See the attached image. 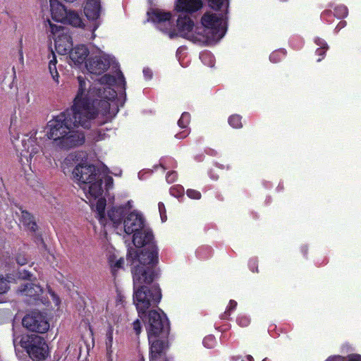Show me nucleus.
Instances as JSON below:
<instances>
[{
  "label": "nucleus",
  "instance_id": "10",
  "mask_svg": "<svg viewBox=\"0 0 361 361\" xmlns=\"http://www.w3.org/2000/svg\"><path fill=\"white\" fill-rule=\"evenodd\" d=\"M23 325L31 331L40 334L46 332L49 328V324L45 317L40 312H35L23 317Z\"/></svg>",
  "mask_w": 361,
  "mask_h": 361
},
{
  "label": "nucleus",
  "instance_id": "47",
  "mask_svg": "<svg viewBox=\"0 0 361 361\" xmlns=\"http://www.w3.org/2000/svg\"><path fill=\"white\" fill-rule=\"evenodd\" d=\"M143 74L147 79H150L152 76V71L149 68H144Z\"/></svg>",
  "mask_w": 361,
  "mask_h": 361
},
{
  "label": "nucleus",
  "instance_id": "36",
  "mask_svg": "<svg viewBox=\"0 0 361 361\" xmlns=\"http://www.w3.org/2000/svg\"><path fill=\"white\" fill-rule=\"evenodd\" d=\"M248 266L252 272H258V261L256 258H252L249 260Z\"/></svg>",
  "mask_w": 361,
  "mask_h": 361
},
{
  "label": "nucleus",
  "instance_id": "6",
  "mask_svg": "<svg viewBox=\"0 0 361 361\" xmlns=\"http://www.w3.org/2000/svg\"><path fill=\"white\" fill-rule=\"evenodd\" d=\"M202 27L198 30L203 34L205 38L204 43H213L221 39L225 30L222 26L224 23L223 18L217 13H205L202 17Z\"/></svg>",
  "mask_w": 361,
  "mask_h": 361
},
{
  "label": "nucleus",
  "instance_id": "39",
  "mask_svg": "<svg viewBox=\"0 0 361 361\" xmlns=\"http://www.w3.org/2000/svg\"><path fill=\"white\" fill-rule=\"evenodd\" d=\"M329 48H317L315 51L316 55L319 56L317 61H321L325 56L326 51Z\"/></svg>",
  "mask_w": 361,
  "mask_h": 361
},
{
  "label": "nucleus",
  "instance_id": "21",
  "mask_svg": "<svg viewBox=\"0 0 361 361\" xmlns=\"http://www.w3.org/2000/svg\"><path fill=\"white\" fill-rule=\"evenodd\" d=\"M149 342L150 343V353L151 357L150 361H157L158 358L161 357V354L165 347V343L164 341H160L157 338V337H153L152 341L149 339Z\"/></svg>",
  "mask_w": 361,
  "mask_h": 361
},
{
  "label": "nucleus",
  "instance_id": "7",
  "mask_svg": "<svg viewBox=\"0 0 361 361\" xmlns=\"http://www.w3.org/2000/svg\"><path fill=\"white\" fill-rule=\"evenodd\" d=\"M19 345L32 359L44 360L48 355V345L44 338L37 335H23Z\"/></svg>",
  "mask_w": 361,
  "mask_h": 361
},
{
  "label": "nucleus",
  "instance_id": "20",
  "mask_svg": "<svg viewBox=\"0 0 361 361\" xmlns=\"http://www.w3.org/2000/svg\"><path fill=\"white\" fill-rule=\"evenodd\" d=\"M84 12L88 19L95 20L98 18L100 13L99 1L87 0L84 8Z\"/></svg>",
  "mask_w": 361,
  "mask_h": 361
},
{
  "label": "nucleus",
  "instance_id": "15",
  "mask_svg": "<svg viewBox=\"0 0 361 361\" xmlns=\"http://www.w3.org/2000/svg\"><path fill=\"white\" fill-rule=\"evenodd\" d=\"M202 7L201 0H177L176 8L178 11L195 13Z\"/></svg>",
  "mask_w": 361,
  "mask_h": 361
},
{
  "label": "nucleus",
  "instance_id": "3",
  "mask_svg": "<svg viewBox=\"0 0 361 361\" xmlns=\"http://www.w3.org/2000/svg\"><path fill=\"white\" fill-rule=\"evenodd\" d=\"M73 178L85 193L87 199H97L102 194V177L93 165L78 164L73 171Z\"/></svg>",
  "mask_w": 361,
  "mask_h": 361
},
{
  "label": "nucleus",
  "instance_id": "23",
  "mask_svg": "<svg viewBox=\"0 0 361 361\" xmlns=\"http://www.w3.org/2000/svg\"><path fill=\"white\" fill-rule=\"evenodd\" d=\"M62 23L71 25L74 27H82L83 23L78 13L73 11H68L66 17Z\"/></svg>",
  "mask_w": 361,
  "mask_h": 361
},
{
  "label": "nucleus",
  "instance_id": "18",
  "mask_svg": "<svg viewBox=\"0 0 361 361\" xmlns=\"http://www.w3.org/2000/svg\"><path fill=\"white\" fill-rule=\"evenodd\" d=\"M50 11L52 18L57 22L64 21L68 11L58 0H49Z\"/></svg>",
  "mask_w": 361,
  "mask_h": 361
},
{
  "label": "nucleus",
  "instance_id": "14",
  "mask_svg": "<svg viewBox=\"0 0 361 361\" xmlns=\"http://www.w3.org/2000/svg\"><path fill=\"white\" fill-rule=\"evenodd\" d=\"M42 291V288L39 285L28 281H24L18 288V293L21 295L34 299H37Z\"/></svg>",
  "mask_w": 361,
  "mask_h": 361
},
{
  "label": "nucleus",
  "instance_id": "42",
  "mask_svg": "<svg viewBox=\"0 0 361 361\" xmlns=\"http://www.w3.org/2000/svg\"><path fill=\"white\" fill-rule=\"evenodd\" d=\"M314 43L319 47V48H329L326 42L321 37H316L314 39Z\"/></svg>",
  "mask_w": 361,
  "mask_h": 361
},
{
  "label": "nucleus",
  "instance_id": "1",
  "mask_svg": "<svg viewBox=\"0 0 361 361\" xmlns=\"http://www.w3.org/2000/svg\"><path fill=\"white\" fill-rule=\"evenodd\" d=\"M78 90L71 109L54 116L44 129L53 146L60 149H68L83 144L85 136L78 127L90 128L99 113L107 118L116 114L118 109L114 101L116 92L111 85L117 82L124 86L126 83L121 73H118L117 79L105 74L99 78V82L91 86L82 76H78Z\"/></svg>",
  "mask_w": 361,
  "mask_h": 361
},
{
  "label": "nucleus",
  "instance_id": "8",
  "mask_svg": "<svg viewBox=\"0 0 361 361\" xmlns=\"http://www.w3.org/2000/svg\"><path fill=\"white\" fill-rule=\"evenodd\" d=\"M177 27L180 35L195 42L204 43L205 38L203 34L195 27L192 20L188 16H180L177 20Z\"/></svg>",
  "mask_w": 361,
  "mask_h": 361
},
{
  "label": "nucleus",
  "instance_id": "48",
  "mask_svg": "<svg viewBox=\"0 0 361 361\" xmlns=\"http://www.w3.org/2000/svg\"><path fill=\"white\" fill-rule=\"evenodd\" d=\"M113 183H114V180L110 176H108L106 178V185L107 187V188H111L113 185Z\"/></svg>",
  "mask_w": 361,
  "mask_h": 361
},
{
  "label": "nucleus",
  "instance_id": "54",
  "mask_svg": "<svg viewBox=\"0 0 361 361\" xmlns=\"http://www.w3.org/2000/svg\"><path fill=\"white\" fill-rule=\"evenodd\" d=\"M240 361H254V358L252 357V356L248 355L245 356L244 360H242Z\"/></svg>",
  "mask_w": 361,
  "mask_h": 361
},
{
  "label": "nucleus",
  "instance_id": "57",
  "mask_svg": "<svg viewBox=\"0 0 361 361\" xmlns=\"http://www.w3.org/2000/svg\"><path fill=\"white\" fill-rule=\"evenodd\" d=\"M66 1H68V2H73L75 0H65Z\"/></svg>",
  "mask_w": 361,
  "mask_h": 361
},
{
  "label": "nucleus",
  "instance_id": "41",
  "mask_svg": "<svg viewBox=\"0 0 361 361\" xmlns=\"http://www.w3.org/2000/svg\"><path fill=\"white\" fill-rule=\"evenodd\" d=\"M224 0H209V5L214 9H219L223 5Z\"/></svg>",
  "mask_w": 361,
  "mask_h": 361
},
{
  "label": "nucleus",
  "instance_id": "55",
  "mask_svg": "<svg viewBox=\"0 0 361 361\" xmlns=\"http://www.w3.org/2000/svg\"><path fill=\"white\" fill-rule=\"evenodd\" d=\"M17 342H18V338H13V345H14L15 348H16Z\"/></svg>",
  "mask_w": 361,
  "mask_h": 361
},
{
  "label": "nucleus",
  "instance_id": "28",
  "mask_svg": "<svg viewBox=\"0 0 361 361\" xmlns=\"http://www.w3.org/2000/svg\"><path fill=\"white\" fill-rule=\"evenodd\" d=\"M229 125L233 128H241L243 127L242 116L239 114H233L228 119Z\"/></svg>",
  "mask_w": 361,
  "mask_h": 361
},
{
  "label": "nucleus",
  "instance_id": "31",
  "mask_svg": "<svg viewBox=\"0 0 361 361\" xmlns=\"http://www.w3.org/2000/svg\"><path fill=\"white\" fill-rule=\"evenodd\" d=\"M190 122L189 114L184 112L182 114L180 118L178 121V125L180 128H186Z\"/></svg>",
  "mask_w": 361,
  "mask_h": 361
},
{
  "label": "nucleus",
  "instance_id": "13",
  "mask_svg": "<svg viewBox=\"0 0 361 361\" xmlns=\"http://www.w3.org/2000/svg\"><path fill=\"white\" fill-rule=\"evenodd\" d=\"M109 59L105 56L95 57L87 64L88 71L92 74L99 75L104 73L109 66Z\"/></svg>",
  "mask_w": 361,
  "mask_h": 361
},
{
  "label": "nucleus",
  "instance_id": "45",
  "mask_svg": "<svg viewBox=\"0 0 361 361\" xmlns=\"http://www.w3.org/2000/svg\"><path fill=\"white\" fill-rule=\"evenodd\" d=\"M133 324L134 331L137 335H139L141 332V325L139 319H136Z\"/></svg>",
  "mask_w": 361,
  "mask_h": 361
},
{
  "label": "nucleus",
  "instance_id": "58",
  "mask_svg": "<svg viewBox=\"0 0 361 361\" xmlns=\"http://www.w3.org/2000/svg\"><path fill=\"white\" fill-rule=\"evenodd\" d=\"M141 237H142V239H145V235L144 234H140Z\"/></svg>",
  "mask_w": 361,
  "mask_h": 361
},
{
  "label": "nucleus",
  "instance_id": "43",
  "mask_svg": "<svg viewBox=\"0 0 361 361\" xmlns=\"http://www.w3.org/2000/svg\"><path fill=\"white\" fill-rule=\"evenodd\" d=\"M177 178V174L175 171L169 172L166 174V179L168 183H173Z\"/></svg>",
  "mask_w": 361,
  "mask_h": 361
},
{
  "label": "nucleus",
  "instance_id": "59",
  "mask_svg": "<svg viewBox=\"0 0 361 361\" xmlns=\"http://www.w3.org/2000/svg\"><path fill=\"white\" fill-rule=\"evenodd\" d=\"M97 27H98V25H97L96 26H94L93 31H94V30L97 28Z\"/></svg>",
  "mask_w": 361,
  "mask_h": 361
},
{
  "label": "nucleus",
  "instance_id": "19",
  "mask_svg": "<svg viewBox=\"0 0 361 361\" xmlns=\"http://www.w3.org/2000/svg\"><path fill=\"white\" fill-rule=\"evenodd\" d=\"M121 322V319L118 314H112L108 319L109 327L106 334V347L108 353L111 352L113 345V324H117Z\"/></svg>",
  "mask_w": 361,
  "mask_h": 361
},
{
  "label": "nucleus",
  "instance_id": "27",
  "mask_svg": "<svg viewBox=\"0 0 361 361\" xmlns=\"http://www.w3.org/2000/svg\"><path fill=\"white\" fill-rule=\"evenodd\" d=\"M286 55V51L284 49H278L273 51L269 56V60L274 63L281 61Z\"/></svg>",
  "mask_w": 361,
  "mask_h": 361
},
{
  "label": "nucleus",
  "instance_id": "9",
  "mask_svg": "<svg viewBox=\"0 0 361 361\" xmlns=\"http://www.w3.org/2000/svg\"><path fill=\"white\" fill-rule=\"evenodd\" d=\"M167 326L168 319L161 310H152L149 312L147 326L148 339L152 341L154 336L157 337Z\"/></svg>",
  "mask_w": 361,
  "mask_h": 361
},
{
  "label": "nucleus",
  "instance_id": "50",
  "mask_svg": "<svg viewBox=\"0 0 361 361\" xmlns=\"http://www.w3.org/2000/svg\"><path fill=\"white\" fill-rule=\"evenodd\" d=\"M19 54V61L20 63L23 65L24 64V56H23V51L22 47L20 48L18 51Z\"/></svg>",
  "mask_w": 361,
  "mask_h": 361
},
{
  "label": "nucleus",
  "instance_id": "61",
  "mask_svg": "<svg viewBox=\"0 0 361 361\" xmlns=\"http://www.w3.org/2000/svg\"><path fill=\"white\" fill-rule=\"evenodd\" d=\"M208 66H213V63H208Z\"/></svg>",
  "mask_w": 361,
  "mask_h": 361
},
{
  "label": "nucleus",
  "instance_id": "30",
  "mask_svg": "<svg viewBox=\"0 0 361 361\" xmlns=\"http://www.w3.org/2000/svg\"><path fill=\"white\" fill-rule=\"evenodd\" d=\"M170 193L171 195H173L176 197H179L183 195L184 188L180 185H176L171 188Z\"/></svg>",
  "mask_w": 361,
  "mask_h": 361
},
{
  "label": "nucleus",
  "instance_id": "29",
  "mask_svg": "<svg viewBox=\"0 0 361 361\" xmlns=\"http://www.w3.org/2000/svg\"><path fill=\"white\" fill-rule=\"evenodd\" d=\"M348 14V9L344 5H338L334 8V16L340 19L345 18Z\"/></svg>",
  "mask_w": 361,
  "mask_h": 361
},
{
  "label": "nucleus",
  "instance_id": "37",
  "mask_svg": "<svg viewBox=\"0 0 361 361\" xmlns=\"http://www.w3.org/2000/svg\"><path fill=\"white\" fill-rule=\"evenodd\" d=\"M159 212L160 214V217L162 222H164L166 220V208L164 204L162 202H159L158 204Z\"/></svg>",
  "mask_w": 361,
  "mask_h": 361
},
{
  "label": "nucleus",
  "instance_id": "46",
  "mask_svg": "<svg viewBox=\"0 0 361 361\" xmlns=\"http://www.w3.org/2000/svg\"><path fill=\"white\" fill-rule=\"evenodd\" d=\"M346 21L345 20H342V21H340L338 23V24L336 25V27H335V30L336 32H338L339 30H341L342 28H343L344 27H345L346 25Z\"/></svg>",
  "mask_w": 361,
  "mask_h": 361
},
{
  "label": "nucleus",
  "instance_id": "56",
  "mask_svg": "<svg viewBox=\"0 0 361 361\" xmlns=\"http://www.w3.org/2000/svg\"><path fill=\"white\" fill-rule=\"evenodd\" d=\"M137 361H144V358L142 357H139Z\"/></svg>",
  "mask_w": 361,
  "mask_h": 361
},
{
  "label": "nucleus",
  "instance_id": "60",
  "mask_svg": "<svg viewBox=\"0 0 361 361\" xmlns=\"http://www.w3.org/2000/svg\"><path fill=\"white\" fill-rule=\"evenodd\" d=\"M262 361H270V360L267 358H264Z\"/></svg>",
  "mask_w": 361,
  "mask_h": 361
},
{
  "label": "nucleus",
  "instance_id": "24",
  "mask_svg": "<svg viewBox=\"0 0 361 361\" xmlns=\"http://www.w3.org/2000/svg\"><path fill=\"white\" fill-rule=\"evenodd\" d=\"M108 259L114 273L118 269L123 267L124 264L123 258L118 257V255L115 252H114L113 253L109 252L108 255Z\"/></svg>",
  "mask_w": 361,
  "mask_h": 361
},
{
  "label": "nucleus",
  "instance_id": "25",
  "mask_svg": "<svg viewBox=\"0 0 361 361\" xmlns=\"http://www.w3.org/2000/svg\"><path fill=\"white\" fill-rule=\"evenodd\" d=\"M51 59L49 61V71L53 80L57 84H59V75L56 68L57 60L56 56L53 51H51Z\"/></svg>",
  "mask_w": 361,
  "mask_h": 361
},
{
  "label": "nucleus",
  "instance_id": "22",
  "mask_svg": "<svg viewBox=\"0 0 361 361\" xmlns=\"http://www.w3.org/2000/svg\"><path fill=\"white\" fill-rule=\"evenodd\" d=\"M20 221L22 224L32 232H35L37 228L36 223L33 220V217L26 211H20Z\"/></svg>",
  "mask_w": 361,
  "mask_h": 361
},
{
  "label": "nucleus",
  "instance_id": "16",
  "mask_svg": "<svg viewBox=\"0 0 361 361\" xmlns=\"http://www.w3.org/2000/svg\"><path fill=\"white\" fill-rule=\"evenodd\" d=\"M54 42L56 50L61 55H65L73 49V42L71 37L68 35H58L56 38H54Z\"/></svg>",
  "mask_w": 361,
  "mask_h": 361
},
{
  "label": "nucleus",
  "instance_id": "32",
  "mask_svg": "<svg viewBox=\"0 0 361 361\" xmlns=\"http://www.w3.org/2000/svg\"><path fill=\"white\" fill-rule=\"evenodd\" d=\"M48 23V25L49 26V31L51 32V33L54 35L53 38H56L55 37V35H61V26H59V25H54L53 23H51L50 22V20H48L47 21Z\"/></svg>",
  "mask_w": 361,
  "mask_h": 361
},
{
  "label": "nucleus",
  "instance_id": "5",
  "mask_svg": "<svg viewBox=\"0 0 361 361\" xmlns=\"http://www.w3.org/2000/svg\"><path fill=\"white\" fill-rule=\"evenodd\" d=\"M36 135L37 132L30 135H25L21 141V146L18 149L22 166L27 167L31 171H32V164L37 161L42 153V146Z\"/></svg>",
  "mask_w": 361,
  "mask_h": 361
},
{
  "label": "nucleus",
  "instance_id": "11",
  "mask_svg": "<svg viewBox=\"0 0 361 361\" xmlns=\"http://www.w3.org/2000/svg\"><path fill=\"white\" fill-rule=\"evenodd\" d=\"M149 18L159 25V28L164 32L172 27L171 14L159 9H154L147 13Z\"/></svg>",
  "mask_w": 361,
  "mask_h": 361
},
{
  "label": "nucleus",
  "instance_id": "49",
  "mask_svg": "<svg viewBox=\"0 0 361 361\" xmlns=\"http://www.w3.org/2000/svg\"><path fill=\"white\" fill-rule=\"evenodd\" d=\"M237 306V302L233 300H231L229 301V307H228V310H227V312L228 310H234Z\"/></svg>",
  "mask_w": 361,
  "mask_h": 361
},
{
  "label": "nucleus",
  "instance_id": "53",
  "mask_svg": "<svg viewBox=\"0 0 361 361\" xmlns=\"http://www.w3.org/2000/svg\"><path fill=\"white\" fill-rule=\"evenodd\" d=\"M188 135V133L183 132V133H180V134H176V137L178 138V139H182V138L185 137Z\"/></svg>",
  "mask_w": 361,
  "mask_h": 361
},
{
  "label": "nucleus",
  "instance_id": "4",
  "mask_svg": "<svg viewBox=\"0 0 361 361\" xmlns=\"http://www.w3.org/2000/svg\"><path fill=\"white\" fill-rule=\"evenodd\" d=\"M121 228L126 234H133V242L136 247L149 245L150 249L153 235L152 231L145 226L142 214L137 211L129 213L123 219Z\"/></svg>",
  "mask_w": 361,
  "mask_h": 361
},
{
  "label": "nucleus",
  "instance_id": "34",
  "mask_svg": "<svg viewBox=\"0 0 361 361\" xmlns=\"http://www.w3.org/2000/svg\"><path fill=\"white\" fill-rule=\"evenodd\" d=\"M334 16V13L333 12L331 11V10L330 9H326V10H324L322 14H321V18L325 20L326 22H327L328 23H331L332 21V16Z\"/></svg>",
  "mask_w": 361,
  "mask_h": 361
},
{
  "label": "nucleus",
  "instance_id": "33",
  "mask_svg": "<svg viewBox=\"0 0 361 361\" xmlns=\"http://www.w3.org/2000/svg\"><path fill=\"white\" fill-rule=\"evenodd\" d=\"M215 343L216 339L212 335L206 336L203 340V344L207 348H213L215 345Z\"/></svg>",
  "mask_w": 361,
  "mask_h": 361
},
{
  "label": "nucleus",
  "instance_id": "2",
  "mask_svg": "<svg viewBox=\"0 0 361 361\" xmlns=\"http://www.w3.org/2000/svg\"><path fill=\"white\" fill-rule=\"evenodd\" d=\"M128 257L132 259L133 265V302L142 318L141 314H145L152 305L159 302L161 298L158 286L154 285L148 288L154 277L153 267L157 262V250L154 245H151L150 249L145 248L139 254L132 249L128 252Z\"/></svg>",
  "mask_w": 361,
  "mask_h": 361
},
{
  "label": "nucleus",
  "instance_id": "52",
  "mask_svg": "<svg viewBox=\"0 0 361 361\" xmlns=\"http://www.w3.org/2000/svg\"><path fill=\"white\" fill-rule=\"evenodd\" d=\"M211 56L210 54L209 53H203L200 55V59H202V61L205 63V59L207 58H209Z\"/></svg>",
  "mask_w": 361,
  "mask_h": 361
},
{
  "label": "nucleus",
  "instance_id": "12",
  "mask_svg": "<svg viewBox=\"0 0 361 361\" xmlns=\"http://www.w3.org/2000/svg\"><path fill=\"white\" fill-rule=\"evenodd\" d=\"M127 207L128 209L132 207L130 201H128L126 206L113 207L108 211V217L116 228L122 226L124 215L128 212Z\"/></svg>",
  "mask_w": 361,
  "mask_h": 361
},
{
  "label": "nucleus",
  "instance_id": "40",
  "mask_svg": "<svg viewBox=\"0 0 361 361\" xmlns=\"http://www.w3.org/2000/svg\"><path fill=\"white\" fill-rule=\"evenodd\" d=\"M237 323L243 327L247 326L250 324V319L245 316L238 317L237 318Z\"/></svg>",
  "mask_w": 361,
  "mask_h": 361
},
{
  "label": "nucleus",
  "instance_id": "38",
  "mask_svg": "<svg viewBox=\"0 0 361 361\" xmlns=\"http://www.w3.org/2000/svg\"><path fill=\"white\" fill-rule=\"evenodd\" d=\"M8 281L4 278L0 277V294L6 293L8 289Z\"/></svg>",
  "mask_w": 361,
  "mask_h": 361
},
{
  "label": "nucleus",
  "instance_id": "44",
  "mask_svg": "<svg viewBox=\"0 0 361 361\" xmlns=\"http://www.w3.org/2000/svg\"><path fill=\"white\" fill-rule=\"evenodd\" d=\"M16 262L18 264L23 266L27 263V259L24 255L20 254L16 257Z\"/></svg>",
  "mask_w": 361,
  "mask_h": 361
},
{
  "label": "nucleus",
  "instance_id": "51",
  "mask_svg": "<svg viewBox=\"0 0 361 361\" xmlns=\"http://www.w3.org/2000/svg\"><path fill=\"white\" fill-rule=\"evenodd\" d=\"M348 361H361V356L357 355H353Z\"/></svg>",
  "mask_w": 361,
  "mask_h": 361
},
{
  "label": "nucleus",
  "instance_id": "62",
  "mask_svg": "<svg viewBox=\"0 0 361 361\" xmlns=\"http://www.w3.org/2000/svg\"><path fill=\"white\" fill-rule=\"evenodd\" d=\"M228 7V0H227V8Z\"/></svg>",
  "mask_w": 361,
  "mask_h": 361
},
{
  "label": "nucleus",
  "instance_id": "26",
  "mask_svg": "<svg viewBox=\"0 0 361 361\" xmlns=\"http://www.w3.org/2000/svg\"><path fill=\"white\" fill-rule=\"evenodd\" d=\"M106 207V200L104 198H99L96 204V212L97 218L101 224H105V214L104 209Z\"/></svg>",
  "mask_w": 361,
  "mask_h": 361
},
{
  "label": "nucleus",
  "instance_id": "17",
  "mask_svg": "<svg viewBox=\"0 0 361 361\" xmlns=\"http://www.w3.org/2000/svg\"><path fill=\"white\" fill-rule=\"evenodd\" d=\"M88 54L89 51L85 46L78 45L69 52L70 59L74 65L79 66L86 61Z\"/></svg>",
  "mask_w": 361,
  "mask_h": 361
},
{
  "label": "nucleus",
  "instance_id": "35",
  "mask_svg": "<svg viewBox=\"0 0 361 361\" xmlns=\"http://www.w3.org/2000/svg\"><path fill=\"white\" fill-rule=\"evenodd\" d=\"M186 194L188 197L194 200H200L202 196L201 193L199 191L192 189H188L186 191Z\"/></svg>",
  "mask_w": 361,
  "mask_h": 361
}]
</instances>
